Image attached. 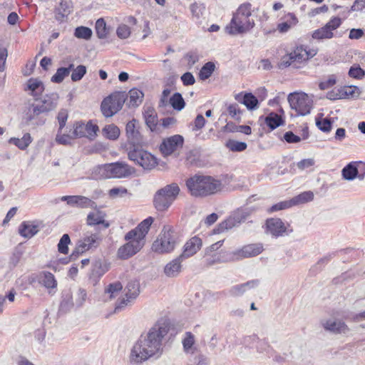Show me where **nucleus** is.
<instances>
[{
  "instance_id": "nucleus-19",
  "label": "nucleus",
  "mask_w": 365,
  "mask_h": 365,
  "mask_svg": "<svg viewBox=\"0 0 365 365\" xmlns=\"http://www.w3.org/2000/svg\"><path fill=\"white\" fill-rule=\"evenodd\" d=\"M137 120L133 119L125 126L126 137L129 147H136L143 143V136L136 127Z\"/></svg>"
},
{
  "instance_id": "nucleus-29",
  "label": "nucleus",
  "mask_w": 365,
  "mask_h": 365,
  "mask_svg": "<svg viewBox=\"0 0 365 365\" xmlns=\"http://www.w3.org/2000/svg\"><path fill=\"white\" fill-rule=\"evenodd\" d=\"M27 88L31 91V95L35 101H38L45 90L43 82L37 78H30L27 83Z\"/></svg>"
},
{
  "instance_id": "nucleus-42",
  "label": "nucleus",
  "mask_w": 365,
  "mask_h": 365,
  "mask_svg": "<svg viewBox=\"0 0 365 365\" xmlns=\"http://www.w3.org/2000/svg\"><path fill=\"white\" fill-rule=\"evenodd\" d=\"M195 342V340L194 334L190 331L185 332L184 338L182 340L184 351L187 354H192L193 349H195V348H193Z\"/></svg>"
},
{
  "instance_id": "nucleus-60",
  "label": "nucleus",
  "mask_w": 365,
  "mask_h": 365,
  "mask_svg": "<svg viewBox=\"0 0 365 365\" xmlns=\"http://www.w3.org/2000/svg\"><path fill=\"white\" fill-rule=\"evenodd\" d=\"M73 139H74L73 135H70L68 134H61V133H59V130H58V133L56 136V141L58 144L64 145H70Z\"/></svg>"
},
{
  "instance_id": "nucleus-32",
  "label": "nucleus",
  "mask_w": 365,
  "mask_h": 365,
  "mask_svg": "<svg viewBox=\"0 0 365 365\" xmlns=\"http://www.w3.org/2000/svg\"><path fill=\"white\" fill-rule=\"evenodd\" d=\"M59 96L57 93H51L46 94L43 96L41 101L42 106H44L45 108L48 109V112H51L56 109L58 106Z\"/></svg>"
},
{
  "instance_id": "nucleus-9",
  "label": "nucleus",
  "mask_w": 365,
  "mask_h": 365,
  "mask_svg": "<svg viewBox=\"0 0 365 365\" xmlns=\"http://www.w3.org/2000/svg\"><path fill=\"white\" fill-rule=\"evenodd\" d=\"M292 109L295 110L299 115H306L310 113L313 101L305 93H292L287 98Z\"/></svg>"
},
{
  "instance_id": "nucleus-31",
  "label": "nucleus",
  "mask_w": 365,
  "mask_h": 365,
  "mask_svg": "<svg viewBox=\"0 0 365 365\" xmlns=\"http://www.w3.org/2000/svg\"><path fill=\"white\" fill-rule=\"evenodd\" d=\"M73 295L70 290H66L62 293V299L59 306V312L66 313L73 307Z\"/></svg>"
},
{
  "instance_id": "nucleus-4",
  "label": "nucleus",
  "mask_w": 365,
  "mask_h": 365,
  "mask_svg": "<svg viewBox=\"0 0 365 365\" xmlns=\"http://www.w3.org/2000/svg\"><path fill=\"white\" fill-rule=\"evenodd\" d=\"M180 191V187L175 182L158 190L153 196L154 207L159 212L167 211L177 199Z\"/></svg>"
},
{
  "instance_id": "nucleus-52",
  "label": "nucleus",
  "mask_w": 365,
  "mask_h": 365,
  "mask_svg": "<svg viewBox=\"0 0 365 365\" xmlns=\"http://www.w3.org/2000/svg\"><path fill=\"white\" fill-rule=\"evenodd\" d=\"M87 299V292L83 288H79L76 294L75 304L76 307L80 308L83 306Z\"/></svg>"
},
{
  "instance_id": "nucleus-13",
  "label": "nucleus",
  "mask_w": 365,
  "mask_h": 365,
  "mask_svg": "<svg viewBox=\"0 0 365 365\" xmlns=\"http://www.w3.org/2000/svg\"><path fill=\"white\" fill-rule=\"evenodd\" d=\"M125 244L120 246L117 252L118 257L120 259H128L137 254L145 245V243L137 238L125 240Z\"/></svg>"
},
{
  "instance_id": "nucleus-37",
  "label": "nucleus",
  "mask_w": 365,
  "mask_h": 365,
  "mask_svg": "<svg viewBox=\"0 0 365 365\" xmlns=\"http://www.w3.org/2000/svg\"><path fill=\"white\" fill-rule=\"evenodd\" d=\"M129 101L128 106L129 107H136L138 106L143 98L144 94L143 93L137 88H133L130 90L128 93Z\"/></svg>"
},
{
  "instance_id": "nucleus-55",
  "label": "nucleus",
  "mask_w": 365,
  "mask_h": 365,
  "mask_svg": "<svg viewBox=\"0 0 365 365\" xmlns=\"http://www.w3.org/2000/svg\"><path fill=\"white\" fill-rule=\"evenodd\" d=\"M68 118V112L67 109L61 108L57 115V120L59 124V133H62L63 128L66 126Z\"/></svg>"
},
{
  "instance_id": "nucleus-59",
  "label": "nucleus",
  "mask_w": 365,
  "mask_h": 365,
  "mask_svg": "<svg viewBox=\"0 0 365 365\" xmlns=\"http://www.w3.org/2000/svg\"><path fill=\"white\" fill-rule=\"evenodd\" d=\"M336 83V78L334 75H330L327 80L322 81L319 83L320 90H327L334 86Z\"/></svg>"
},
{
  "instance_id": "nucleus-62",
  "label": "nucleus",
  "mask_w": 365,
  "mask_h": 365,
  "mask_svg": "<svg viewBox=\"0 0 365 365\" xmlns=\"http://www.w3.org/2000/svg\"><path fill=\"white\" fill-rule=\"evenodd\" d=\"M243 113L244 111L240 110L237 104L230 105V116L233 118L235 120L238 122L241 121V116Z\"/></svg>"
},
{
  "instance_id": "nucleus-51",
  "label": "nucleus",
  "mask_w": 365,
  "mask_h": 365,
  "mask_svg": "<svg viewBox=\"0 0 365 365\" xmlns=\"http://www.w3.org/2000/svg\"><path fill=\"white\" fill-rule=\"evenodd\" d=\"M228 259V254L226 251L216 253L207 260V264L212 265L215 263L226 262Z\"/></svg>"
},
{
  "instance_id": "nucleus-5",
  "label": "nucleus",
  "mask_w": 365,
  "mask_h": 365,
  "mask_svg": "<svg viewBox=\"0 0 365 365\" xmlns=\"http://www.w3.org/2000/svg\"><path fill=\"white\" fill-rule=\"evenodd\" d=\"M177 233L170 227H164L158 238L153 242L152 250L159 254L172 252L178 245Z\"/></svg>"
},
{
  "instance_id": "nucleus-21",
  "label": "nucleus",
  "mask_w": 365,
  "mask_h": 365,
  "mask_svg": "<svg viewBox=\"0 0 365 365\" xmlns=\"http://www.w3.org/2000/svg\"><path fill=\"white\" fill-rule=\"evenodd\" d=\"M202 240L194 236L188 240L182 247V252L180 255V257L187 259L195 255L202 247Z\"/></svg>"
},
{
  "instance_id": "nucleus-22",
  "label": "nucleus",
  "mask_w": 365,
  "mask_h": 365,
  "mask_svg": "<svg viewBox=\"0 0 365 365\" xmlns=\"http://www.w3.org/2000/svg\"><path fill=\"white\" fill-rule=\"evenodd\" d=\"M321 324L326 331L333 334H345L349 330L344 322L332 319H323Z\"/></svg>"
},
{
  "instance_id": "nucleus-1",
  "label": "nucleus",
  "mask_w": 365,
  "mask_h": 365,
  "mask_svg": "<svg viewBox=\"0 0 365 365\" xmlns=\"http://www.w3.org/2000/svg\"><path fill=\"white\" fill-rule=\"evenodd\" d=\"M170 322L168 319H160L145 334H141L130 351V361L138 364L163 352V340L168 334Z\"/></svg>"
},
{
  "instance_id": "nucleus-50",
  "label": "nucleus",
  "mask_w": 365,
  "mask_h": 365,
  "mask_svg": "<svg viewBox=\"0 0 365 365\" xmlns=\"http://www.w3.org/2000/svg\"><path fill=\"white\" fill-rule=\"evenodd\" d=\"M71 243V239L68 234H63L58 244V251L63 255L68 253V245Z\"/></svg>"
},
{
  "instance_id": "nucleus-2",
  "label": "nucleus",
  "mask_w": 365,
  "mask_h": 365,
  "mask_svg": "<svg viewBox=\"0 0 365 365\" xmlns=\"http://www.w3.org/2000/svg\"><path fill=\"white\" fill-rule=\"evenodd\" d=\"M220 182L210 175L195 174L186 180V186L192 196L206 197L214 194L220 187Z\"/></svg>"
},
{
  "instance_id": "nucleus-6",
  "label": "nucleus",
  "mask_w": 365,
  "mask_h": 365,
  "mask_svg": "<svg viewBox=\"0 0 365 365\" xmlns=\"http://www.w3.org/2000/svg\"><path fill=\"white\" fill-rule=\"evenodd\" d=\"M103 236L99 230L95 232H86L82 238L78 240L75 249L73 250L70 258L76 259L80 254L88 250H96L103 242Z\"/></svg>"
},
{
  "instance_id": "nucleus-45",
  "label": "nucleus",
  "mask_w": 365,
  "mask_h": 365,
  "mask_svg": "<svg viewBox=\"0 0 365 365\" xmlns=\"http://www.w3.org/2000/svg\"><path fill=\"white\" fill-rule=\"evenodd\" d=\"M215 66L214 63L209 61L205 63L199 72V78L200 80L205 81L209 78L214 72Z\"/></svg>"
},
{
  "instance_id": "nucleus-36",
  "label": "nucleus",
  "mask_w": 365,
  "mask_h": 365,
  "mask_svg": "<svg viewBox=\"0 0 365 365\" xmlns=\"http://www.w3.org/2000/svg\"><path fill=\"white\" fill-rule=\"evenodd\" d=\"M71 13L68 3L62 0L59 6L55 9V18L56 21L62 22L66 17Z\"/></svg>"
},
{
  "instance_id": "nucleus-44",
  "label": "nucleus",
  "mask_w": 365,
  "mask_h": 365,
  "mask_svg": "<svg viewBox=\"0 0 365 365\" xmlns=\"http://www.w3.org/2000/svg\"><path fill=\"white\" fill-rule=\"evenodd\" d=\"M313 39L322 41L324 39H331L334 37V33L327 30L324 26L318 29L314 30L312 34Z\"/></svg>"
},
{
  "instance_id": "nucleus-25",
  "label": "nucleus",
  "mask_w": 365,
  "mask_h": 365,
  "mask_svg": "<svg viewBox=\"0 0 365 365\" xmlns=\"http://www.w3.org/2000/svg\"><path fill=\"white\" fill-rule=\"evenodd\" d=\"M185 259L178 256L168 262L164 267V273L168 277H176L182 271V262Z\"/></svg>"
},
{
  "instance_id": "nucleus-15",
  "label": "nucleus",
  "mask_w": 365,
  "mask_h": 365,
  "mask_svg": "<svg viewBox=\"0 0 365 365\" xmlns=\"http://www.w3.org/2000/svg\"><path fill=\"white\" fill-rule=\"evenodd\" d=\"M153 217H148L138 225L136 227L127 232L124 237L125 240L137 238L143 243H145V237L148 233L151 225L153 222Z\"/></svg>"
},
{
  "instance_id": "nucleus-33",
  "label": "nucleus",
  "mask_w": 365,
  "mask_h": 365,
  "mask_svg": "<svg viewBox=\"0 0 365 365\" xmlns=\"http://www.w3.org/2000/svg\"><path fill=\"white\" fill-rule=\"evenodd\" d=\"M284 22H282L278 24L277 30L280 33H286L287 32L292 26L296 25L298 22V20L296 16L293 13H288L284 16Z\"/></svg>"
},
{
  "instance_id": "nucleus-34",
  "label": "nucleus",
  "mask_w": 365,
  "mask_h": 365,
  "mask_svg": "<svg viewBox=\"0 0 365 365\" xmlns=\"http://www.w3.org/2000/svg\"><path fill=\"white\" fill-rule=\"evenodd\" d=\"M32 142V138L30 133H25L21 138H11L9 143L15 145L19 149L21 150H26Z\"/></svg>"
},
{
  "instance_id": "nucleus-43",
  "label": "nucleus",
  "mask_w": 365,
  "mask_h": 365,
  "mask_svg": "<svg viewBox=\"0 0 365 365\" xmlns=\"http://www.w3.org/2000/svg\"><path fill=\"white\" fill-rule=\"evenodd\" d=\"M243 105L250 110H257L259 106L258 98L252 93H245Z\"/></svg>"
},
{
  "instance_id": "nucleus-63",
  "label": "nucleus",
  "mask_w": 365,
  "mask_h": 365,
  "mask_svg": "<svg viewBox=\"0 0 365 365\" xmlns=\"http://www.w3.org/2000/svg\"><path fill=\"white\" fill-rule=\"evenodd\" d=\"M247 145L245 142L230 140V150L233 152H242L246 150Z\"/></svg>"
},
{
  "instance_id": "nucleus-40",
  "label": "nucleus",
  "mask_w": 365,
  "mask_h": 365,
  "mask_svg": "<svg viewBox=\"0 0 365 365\" xmlns=\"http://www.w3.org/2000/svg\"><path fill=\"white\" fill-rule=\"evenodd\" d=\"M102 133L107 139L115 140L120 135V129L114 124H109L103 128Z\"/></svg>"
},
{
  "instance_id": "nucleus-48",
  "label": "nucleus",
  "mask_w": 365,
  "mask_h": 365,
  "mask_svg": "<svg viewBox=\"0 0 365 365\" xmlns=\"http://www.w3.org/2000/svg\"><path fill=\"white\" fill-rule=\"evenodd\" d=\"M108 267L106 263H103L101 259L95 262L92 269V274L98 277H102L107 271Z\"/></svg>"
},
{
  "instance_id": "nucleus-58",
  "label": "nucleus",
  "mask_w": 365,
  "mask_h": 365,
  "mask_svg": "<svg viewBox=\"0 0 365 365\" xmlns=\"http://www.w3.org/2000/svg\"><path fill=\"white\" fill-rule=\"evenodd\" d=\"M86 125L83 122H77L74 127L73 136L74 138L86 136Z\"/></svg>"
},
{
  "instance_id": "nucleus-61",
  "label": "nucleus",
  "mask_w": 365,
  "mask_h": 365,
  "mask_svg": "<svg viewBox=\"0 0 365 365\" xmlns=\"http://www.w3.org/2000/svg\"><path fill=\"white\" fill-rule=\"evenodd\" d=\"M230 132H240L245 135H250L252 128L249 125H236L230 123Z\"/></svg>"
},
{
  "instance_id": "nucleus-27",
  "label": "nucleus",
  "mask_w": 365,
  "mask_h": 365,
  "mask_svg": "<svg viewBox=\"0 0 365 365\" xmlns=\"http://www.w3.org/2000/svg\"><path fill=\"white\" fill-rule=\"evenodd\" d=\"M105 213L97 210L91 212L87 215L86 223L89 226H96L102 225L104 229H107L110 226V223L105 220Z\"/></svg>"
},
{
  "instance_id": "nucleus-23",
  "label": "nucleus",
  "mask_w": 365,
  "mask_h": 365,
  "mask_svg": "<svg viewBox=\"0 0 365 365\" xmlns=\"http://www.w3.org/2000/svg\"><path fill=\"white\" fill-rule=\"evenodd\" d=\"M361 169L357 168L356 162L349 163L346 165L341 170V175L344 179L351 181L355 178H358L360 180L364 179L365 172L361 173Z\"/></svg>"
},
{
  "instance_id": "nucleus-24",
  "label": "nucleus",
  "mask_w": 365,
  "mask_h": 365,
  "mask_svg": "<svg viewBox=\"0 0 365 365\" xmlns=\"http://www.w3.org/2000/svg\"><path fill=\"white\" fill-rule=\"evenodd\" d=\"M259 283H260L259 279H252V280L247 281L245 283L232 286L230 289V295H231L232 297L242 296L247 291L258 287Z\"/></svg>"
},
{
  "instance_id": "nucleus-47",
  "label": "nucleus",
  "mask_w": 365,
  "mask_h": 365,
  "mask_svg": "<svg viewBox=\"0 0 365 365\" xmlns=\"http://www.w3.org/2000/svg\"><path fill=\"white\" fill-rule=\"evenodd\" d=\"M92 34L91 29L83 26H78L74 31V36L80 39L89 40Z\"/></svg>"
},
{
  "instance_id": "nucleus-16",
  "label": "nucleus",
  "mask_w": 365,
  "mask_h": 365,
  "mask_svg": "<svg viewBox=\"0 0 365 365\" xmlns=\"http://www.w3.org/2000/svg\"><path fill=\"white\" fill-rule=\"evenodd\" d=\"M264 250L263 245L262 243L249 244L245 245L242 249L230 253V259L233 260L255 257Z\"/></svg>"
},
{
  "instance_id": "nucleus-12",
  "label": "nucleus",
  "mask_w": 365,
  "mask_h": 365,
  "mask_svg": "<svg viewBox=\"0 0 365 365\" xmlns=\"http://www.w3.org/2000/svg\"><path fill=\"white\" fill-rule=\"evenodd\" d=\"M314 193L312 191H306L292 197L290 200L279 202L273 205L268 209L269 212H274L277 211L285 210L294 205L304 204L313 200Z\"/></svg>"
},
{
  "instance_id": "nucleus-54",
  "label": "nucleus",
  "mask_w": 365,
  "mask_h": 365,
  "mask_svg": "<svg viewBox=\"0 0 365 365\" xmlns=\"http://www.w3.org/2000/svg\"><path fill=\"white\" fill-rule=\"evenodd\" d=\"M68 76V69H66V67H60L57 69L56 73L51 77V81L55 83H60Z\"/></svg>"
},
{
  "instance_id": "nucleus-57",
  "label": "nucleus",
  "mask_w": 365,
  "mask_h": 365,
  "mask_svg": "<svg viewBox=\"0 0 365 365\" xmlns=\"http://www.w3.org/2000/svg\"><path fill=\"white\" fill-rule=\"evenodd\" d=\"M130 29L125 24H120L117 28L116 34L120 39L128 38L130 36Z\"/></svg>"
},
{
  "instance_id": "nucleus-39",
  "label": "nucleus",
  "mask_w": 365,
  "mask_h": 365,
  "mask_svg": "<svg viewBox=\"0 0 365 365\" xmlns=\"http://www.w3.org/2000/svg\"><path fill=\"white\" fill-rule=\"evenodd\" d=\"M169 104L178 111L182 110L185 106V102L181 93L176 92L170 98Z\"/></svg>"
},
{
  "instance_id": "nucleus-3",
  "label": "nucleus",
  "mask_w": 365,
  "mask_h": 365,
  "mask_svg": "<svg viewBox=\"0 0 365 365\" xmlns=\"http://www.w3.org/2000/svg\"><path fill=\"white\" fill-rule=\"evenodd\" d=\"M251 7L250 3H244L238 7L230 22V34H243L255 26V21L250 19Z\"/></svg>"
},
{
  "instance_id": "nucleus-18",
  "label": "nucleus",
  "mask_w": 365,
  "mask_h": 365,
  "mask_svg": "<svg viewBox=\"0 0 365 365\" xmlns=\"http://www.w3.org/2000/svg\"><path fill=\"white\" fill-rule=\"evenodd\" d=\"M48 109L45 108L44 106L40 103H32L29 108V112L26 115V122L29 124L31 122L36 120L34 124L36 125H43L46 123V118L39 117L41 114L48 113Z\"/></svg>"
},
{
  "instance_id": "nucleus-38",
  "label": "nucleus",
  "mask_w": 365,
  "mask_h": 365,
  "mask_svg": "<svg viewBox=\"0 0 365 365\" xmlns=\"http://www.w3.org/2000/svg\"><path fill=\"white\" fill-rule=\"evenodd\" d=\"M205 5L202 3L195 2L190 6V10L192 19L197 22H200L201 18L205 12Z\"/></svg>"
},
{
  "instance_id": "nucleus-41",
  "label": "nucleus",
  "mask_w": 365,
  "mask_h": 365,
  "mask_svg": "<svg viewBox=\"0 0 365 365\" xmlns=\"http://www.w3.org/2000/svg\"><path fill=\"white\" fill-rule=\"evenodd\" d=\"M125 296L131 299H136L140 293V284L136 279L130 280L125 287Z\"/></svg>"
},
{
  "instance_id": "nucleus-46",
  "label": "nucleus",
  "mask_w": 365,
  "mask_h": 365,
  "mask_svg": "<svg viewBox=\"0 0 365 365\" xmlns=\"http://www.w3.org/2000/svg\"><path fill=\"white\" fill-rule=\"evenodd\" d=\"M95 29L98 38L101 39L106 38L108 34V29L106 26V23L103 18H100L96 21Z\"/></svg>"
},
{
  "instance_id": "nucleus-53",
  "label": "nucleus",
  "mask_w": 365,
  "mask_h": 365,
  "mask_svg": "<svg viewBox=\"0 0 365 365\" xmlns=\"http://www.w3.org/2000/svg\"><path fill=\"white\" fill-rule=\"evenodd\" d=\"M86 67L83 65L78 66L75 69H73L71 78L73 82L81 81L83 77L86 73Z\"/></svg>"
},
{
  "instance_id": "nucleus-49",
  "label": "nucleus",
  "mask_w": 365,
  "mask_h": 365,
  "mask_svg": "<svg viewBox=\"0 0 365 365\" xmlns=\"http://www.w3.org/2000/svg\"><path fill=\"white\" fill-rule=\"evenodd\" d=\"M333 123L334 120L331 118H325L322 120L316 118L317 126L324 133H329L331 130Z\"/></svg>"
},
{
  "instance_id": "nucleus-20",
  "label": "nucleus",
  "mask_w": 365,
  "mask_h": 365,
  "mask_svg": "<svg viewBox=\"0 0 365 365\" xmlns=\"http://www.w3.org/2000/svg\"><path fill=\"white\" fill-rule=\"evenodd\" d=\"M61 201L66 202L67 204L72 207L80 208L96 207V204L90 198L82 195H65L61 197Z\"/></svg>"
},
{
  "instance_id": "nucleus-28",
  "label": "nucleus",
  "mask_w": 365,
  "mask_h": 365,
  "mask_svg": "<svg viewBox=\"0 0 365 365\" xmlns=\"http://www.w3.org/2000/svg\"><path fill=\"white\" fill-rule=\"evenodd\" d=\"M40 284L48 289L49 294H53L55 293V291L53 292V289L56 288L57 281L54 275L50 272H40Z\"/></svg>"
},
{
  "instance_id": "nucleus-10",
  "label": "nucleus",
  "mask_w": 365,
  "mask_h": 365,
  "mask_svg": "<svg viewBox=\"0 0 365 365\" xmlns=\"http://www.w3.org/2000/svg\"><path fill=\"white\" fill-rule=\"evenodd\" d=\"M102 169L108 178H125L135 173V168L123 161L105 164Z\"/></svg>"
},
{
  "instance_id": "nucleus-14",
  "label": "nucleus",
  "mask_w": 365,
  "mask_h": 365,
  "mask_svg": "<svg viewBox=\"0 0 365 365\" xmlns=\"http://www.w3.org/2000/svg\"><path fill=\"white\" fill-rule=\"evenodd\" d=\"M307 48L303 46H297L292 51L283 56L279 62L280 68H287L293 63H302L307 61Z\"/></svg>"
},
{
  "instance_id": "nucleus-35",
  "label": "nucleus",
  "mask_w": 365,
  "mask_h": 365,
  "mask_svg": "<svg viewBox=\"0 0 365 365\" xmlns=\"http://www.w3.org/2000/svg\"><path fill=\"white\" fill-rule=\"evenodd\" d=\"M146 125L151 130H154L158 124V116L153 108H148L143 113Z\"/></svg>"
},
{
  "instance_id": "nucleus-7",
  "label": "nucleus",
  "mask_w": 365,
  "mask_h": 365,
  "mask_svg": "<svg viewBox=\"0 0 365 365\" xmlns=\"http://www.w3.org/2000/svg\"><path fill=\"white\" fill-rule=\"evenodd\" d=\"M128 159L144 170H150L158 165V159L148 151L144 150L141 145L128 148Z\"/></svg>"
},
{
  "instance_id": "nucleus-26",
  "label": "nucleus",
  "mask_w": 365,
  "mask_h": 365,
  "mask_svg": "<svg viewBox=\"0 0 365 365\" xmlns=\"http://www.w3.org/2000/svg\"><path fill=\"white\" fill-rule=\"evenodd\" d=\"M38 227L34 222L24 221L19 227V233L23 237L30 239L38 232Z\"/></svg>"
},
{
  "instance_id": "nucleus-56",
  "label": "nucleus",
  "mask_w": 365,
  "mask_h": 365,
  "mask_svg": "<svg viewBox=\"0 0 365 365\" xmlns=\"http://www.w3.org/2000/svg\"><path fill=\"white\" fill-rule=\"evenodd\" d=\"M349 76L356 79H362L365 76V71L359 65L355 64L349 68Z\"/></svg>"
},
{
  "instance_id": "nucleus-11",
  "label": "nucleus",
  "mask_w": 365,
  "mask_h": 365,
  "mask_svg": "<svg viewBox=\"0 0 365 365\" xmlns=\"http://www.w3.org/2000/svg\"><path fill=\"white\" fill-rule=\"evenodd\" d=\"M289 227V224L286 225L280 218L277 217L267 219L263 226L264 233L271 235L273 238L289 235L293 231Z\"/></svg>"
},
{
  "instance_id": "nucleus-64",
  "label": "nucleus",
  "mask_w": 365,
  "mask_h": 365,
  "mask_svg": "<svg viewBox=\"0 0 365 365\" xmlns=\"http://www.w3.org/2000/svg\"><path fill=\"white\" fill-rule=\"evenodd\" d=\"M342 21L339 17H332L324 26L328 31L333 32V31L337 29L341 24Z\"/></svg>"
},
{
  "instance_id": "nucleus-8",
  "label": "nucleus",
  "mask_w": 365,
  "mask_h": 365,
  "mask_svg": "<svg viewBox=\"0 0 365 365\" xmlns=\"http://www.w3.org/2000/svg\"><path fill=\"white\" fill-rule=\"evenodd\" d=\"M126 97L125 92L115 91L105 98L101 104L102 114L106 118L114 115L123 108Z\"/></svg>"
},
{
  "instance_id": "nucleus-17",
  "label": "nucleus",
  "mask_w": 365,
  "mask_h": 365,
  "mask_svg": "<svg viewBox=\"0 0 365 365\" xmlns=\"http://www.w3.org/2000/svg\"><path fill=\"white\" fill-rule=\"evenodd\" d=\"M184 138L178 134L164 139L160 145V150L164 156H169L178 148H182Z\"/></svg>"
},
{
  "instance_id": "nucleus-30",
  "label": "nucleus",
  "mask_w": 365,
  "mask_h": 365,
  "mask_svg": "<svg viewBox=\"0 0 365 365\" xmlns=\"http://www.w3.org/2000/svg\"><path fill=\"white\" fill-rule=\"evenodd\" d=\"M264 119V123L273 130L284 123L282 118L276 113L271 112L266 117L260 116L259 120Z\"/></svg>"
}]
</instances>
